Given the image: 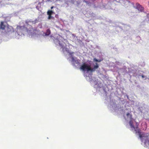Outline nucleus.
<instances>
[{
  "mask_svg": "<svg viewBox=\"0 0 149 149\" xmlns=\"http://www.w3.org/2000/svg\"><path fill=\"white\" fill-rule=\"evenodd\" d=\"M141 77L143 78L144 77V76L143 75H142L141 76Z\"/></svg>",
  "mask_w": 149,
  "mask_h": 149,
  "instance_id": "dca6fc26",
  "label": "nucleus"
},
{
  "mask_svg": "<svg viewBox=\"0 0 149 149\" xmlns=\"http://www.w3.org/2000/svg\"><path fill=\"white\" fill-rule=\"evenodd\" d=\"M54 7L53 6H52L51 7V9H52L54 8Z\"/></svg>",
  "mask_w": 149,
  "mask_h": 149,
  "instance_id": "2eb2a0df",
  "label": "nucleus"
},
{
  "mask_svg": "<svg viewBox=\"0 0 149 149\" xmlns=\"http://www.w3.org/2000/svg\"><path fill=\"white\" fill-rule=\"evenodd\" d=\"M147 17L149 20V13L147 14Z\"/></svg>",
  "mask_w": 149,
  "mask_h": 149,
  "instance_id": "4468645a",
  "label": "nucleus"
},
{
  "mask_svg": "<svg viewBox=\"0 0 149 149\" xmlns=\"http://www.w3.org/2000/svg\"><path fill=\"white\" fill-rule=\"evenodd\" d=\"M124 3H125L126 5L130 3V2L128 1L127 0H124Z\"/></svg>",
  "mask_w": 149,
  "mask_h": 149,
  "instance_id": "9b49d317",
  "label": "nucleus"
},
{
  "mask_svg": "<svg viewBox=\"0 0 149 149\" xmlns=\"http://www.w3.org/2000/svg\"><path fill=\"white\" fill-rule=\"evenodd\" d=\"M80 69L84 72L86 71L87 72L89 71L92 72L93 70V69H92L90 65L86 64L85 63H84L82 64L80 67Z\"/></svg>",
  "mask_w": 149,
  "mask_h": 149,
  "instance_id": "f257e3e1",
  "label": "nucleus"
},
{
  "mask_svg": "<svg viewBox=\"0 0 149 149\" xmlns=\"http://www.w3.org/2000/svg\"><path fill=\"white\" fill-rule=\"evenodd\" d=\"M52 17L51 15H49L48 19H50Z\"/></svg>",
  "mask_w": 149,
  "mask_h": 149,
  "instance_id": "ddd939ff",
  "label": "nucleus"
},
{
  "mask_svg": "<svg viewBox=\"0 0 149 149\" xmlns=\"http://www.w3.org/2000/svg\"><path fill=\"white\" fill-rule=\"evenodd\" d=\"M136 8L138 9V10L140 11H142L144 10V8L142 7V6L140 5L139 3H137L136 4Z\"/></svg>",
  "mask_w": 149,
  "mask_h": 149,
  "instance_id": "20e7f679",
  "label": "nucleus"
},
{
  "mask_svg": "<svg viewBox=\"0 0 149 149\" xmlns=\"http://www.w3.org/2000/svg\"><path fill=\"white\" fill-rule=\"evenodd\" d=\"M138 133L139 135V136L140 138H141L143 137H145V134H141V132H140V130L138 129L137 130V133Z\"/></svg>",
  "mask_w": 149,
  "mask_h": 149,
  "instance_id": "39448f33",
  "label": "nucleus"
},
{
  "mask_svg": "<svg viewBox=\"0 0 149 149\" xmlns=\"http://www.w3.org/2000/svg\"><path fill=\"white\" fill-rule=\"evenodd\" d=\"M72 60H73L74 59V58L73 57L72 58Z\"/></svg>",
  "mask_w": 149,
  "mask_h": 149,
  "instance_id": "f3484780",
  "label": "nucleus"
},
{
  "mask_svg": "<svg viewBox=\"0 0 149 149\" xmlns=\"http://www.w3.org/2000/svg\"><path fill=\"white\" fill-rule=\"evenodd\" d=\"M133 121L132 120H130L129 122L130 125L131 127L132 128H133L134 130L135 131H136V133H137V130H138L137 129L138 128L137 126L136 127H135L133 124Z\"/></svg>",
  "mask_w": 149,
  "mask_h": 149,
  "instance_id": "7ed1b4c3",
  "label": "nucleus"
},
{
  "mask_svg": "<svg viewBox=\"0 0 149 149\" xmlns=\"http://www.w3.org/2000/svg\"><path fill=\"white\" fill-rule=\"evenodd\" d=\"M93 60L96 62H100L101 61V60H98L97 59H96L95 58L93 59Z\"/></svg>",
  "mask_w": 149,
  "mask_h": 149,
  "instance_id": "f8f14e48",
  "label": "nucleus"
},
{
  "mask_svg": "<svg viewBox=\"0 0 149 149\" xmlns=\"http://www.w3.org/2000/svg\"><path fill=\"white\" fill-rule=\"evenodd\" d=\"M51 33V31L49 29H47L46 32L45 34V35L46 36H49Z\"/></svg>",
  "mask_w": 149,
  "mask_h": 149,
  "instance_id": "0eeeda50",
  "label": "nucleus"
},
{
  "mask_svg": "<svg viewBox=\"0 0 149 149\" xmlns=\"http://www.w3.org/2000/svg\"><path fill=\"white\" fill-rule=\"evenodd\" d=\"M47 14L49 15H51L53 14H55L52 10H48L47 12Z\"/></svg>",
  "mask_w": 149,
  "mask_h": 149,
  "instance_id": "423d86ee",
  "label": "nucleus"
},
{
  "mask_svg": "<svg viewBox=\"0 0 149 149\" xmlns=\"http://www.w3.org/2000/svg\"><path fill=\"white\" fill-rule=\"evenodd\" d=\"M59 44L60 46L61 47V48L63 49L65 47L64 45L65 44V43L64 42L63 43L59 42Z\"/></svg>",
  "mask_w": 149,
  "mask_h": 149,
  "instance_id": "1a4fd4ad",
  "label": "nucleus"
},
{
  "mask_svg": "<svg viewBox=\"0 0 149 149\" xmlns=\"http://www.w3.org/2000/svg\"><path fill=\"white\" fill-rule=\"evenodd\" d=\"M13 29V28L12 26H8L5 31V32L7 33H11L12 32Z\"/></svg>",
  "mask_w": 149,
  "mask_h": 149,
  "instance_id": "f03ea898",
  "label": "nucleus"
},
{
  "mask_svg": "<svg viewBox=\"0 0 149 149\" xmlns=\"http://www.w3.org/2000/svg\"><path fill=\"white\" fill-rule=\"evenodd\" d=\"M126 115L128 117H129L130 119H132V116L131 114H130L129 113H127V114Z\"/></svg>",
  "mask_w": 149,
  "mask_h": 149,
  "instance_id": "9d476101",
  "label": "nucleus"
},
{
  "mask_svg": "<svg viewBox=\"0 0 149 149\" xmlns=\"http://www.w3.org/2000/svg\"><path fill=\"white\" fill-rule=\"evenodd\" d=\"M95 64L96 65L94 66V68H92V69H93V71H95V69H97L99 67V65L97 63H96Z\"/></svg>",
  "mask_w": 149,
  "mask_h": 149,
  "instance_id": "6e6552de",
  "label": "nucleus"
}]
</instances>
